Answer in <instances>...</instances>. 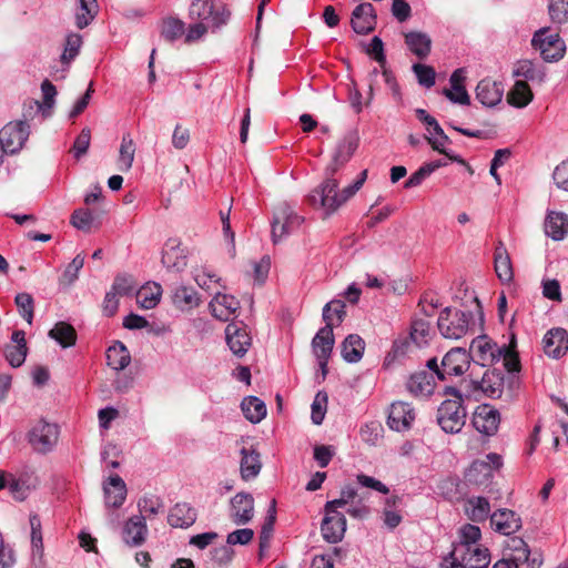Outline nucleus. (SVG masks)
Wrapping results in <instances>:
<instances>
[{"label":"nucleus","mask_w":568,"mask_h":568,"mask_svg":"<svg viewBox=\"0 0 568 568\" xmlns=\"http://www.w3.org/2000/svg\"><path fill=\"white\" fill-rule=\"evenodd\" d=\"M162 264L168 270L181 272L186 266V257L178 245L166 246L162 253Z\"/></svg>","instance_id":"nucleus-43"},{"label":"nucleus","mask_w":568,"mask_h":568,"mask_svg":"<svg viewBox=\"0 0 568 568\" xmlns=\"http://www.w3.org/2000/svg\"><path fill=\"white\" fill-rule=\"evenodd\" d=\"M453 555L466 568H487L490 562L489 549L481 544L473 546L454 545Z\"/></svg>","instance_id":"nucleus-10"},{"label":"nucleus","mask_w":568,"mask_h":568,"mask_svg":"<svg viewBox=\"0 0 568 568\" xmlns=\"http://www.w3.org/2000/svg\"><path fill=\"white\" fill-rule=\"evenodd\" d=\"M19 314L29 323L33 320L34 302L29 293H19L14 298Z\"/></svg>","instance_id":"nucleus-53"},{"label":"nucleus","mask_w":568,"mask_h":568,"mask_svg":"<svg viewBox=\"0 0 568 568\" xmlns=\"http://www.w3.org/2000/svg\"><path fill=\"white\" fill-rule=\"evenodd\" d=\"M135 155V143L131 134H123L118 158V170L121 172H129L132 168Z\"/></svg>","instance_id":"nucleus-37"},{"label":"nucleus","mask_w":568,"mask_h":568,"mask_svg":"<svg viewBox=\"0 0 568 568\" xmlns=\"http://www.w3.org/2000/svg\"><path fill=\"white\" fill-rule=\"evenodd\" d=\"M185 33V24L178 18L163 20L161 34L168 41H174Z\"/></svg>","instance_id":"nucleus-49"},{"label":"nucleus","mask_w":568,"mask_h":568,"mask_svg":"<svg viewBox=\"0 0 568 568\" xmlns=\"http://www.w3.org/2000/svg\"><path fill=\"white\" fill-rule=\"evenodd\" d=\"M138 507L141 517L151 518L156 516L159 513L163 511L164 504L162 499L155 495H145L138 501Z\"/></svg>","instance_id":"nucleus-48"},{"label":"nucleus","mask_w":568,"mask_h":568,"mask_svg":"<svg viewBox=\"0 0 568 568\" xmlns=\"http://www.w3.org/2000/svg\"><path fill=\"white\" fill-rule=\"evenodd\" d=\"M173 304L180 310H190L200 305V296L197 292L184 285L175 288L172 296Z\"/></svg>","instance_id":"nucleus-39"},{"label":"nucleus","mask_w":568,"mask_h":568,"mask_svg":"<svg viewBox=\"0 0 568 568\" xmlns=\"http://www.w3.org/2000/svg\"><path fill=\"white\" fill-rule=\"evenodd\" d=\"M426 140L437 152H445V145L450 143L449 138L445 134L438 122L430 128V132L426 135Z\"/></svg>","instance_id":"nucleus-52"},{"label":"nucleus","mask_w":568,"mask_h":568,"mask_svg":"<svg viewBox=\"0 0 568 568\" xmlns=\"http://www.w3.org/2000/svg\"><path fill=\"white\" fill-rule=\"evenodd\" d=\"M405 43L409 51L418 59H426L432 49V39L428 34L420 31H410L405 33Z\"/></svg>","instance_id":"nucleus-29"},{"label":"nucleus","mask_w":568,"mask_h":568,"mask_svg":"<svg viewBox=\"0 0 568 568\" xmlns=\"http://www.w3.org/2000/svg\"><path fill=\"white\" fill-rule=\"evenodd\" d=\"M84 264V256L82 254H78L71 263L65 267L61 278L60 283L63 285H71L73 284L77 278L80 270L83 267Z\"/></svg>","instance_id":"nucleus-54"},{"label":"nucleus","mask_w":568,"mask_h":568,"mask_svg":"<svg viewBox=\"0 0 568 568\" xmlns=\"http://www.w3.org/2000/svg\"><path fill=\"white\" fill-rule=\"evenodd\" d=\"M358 146V139L355 134H347L338 143L332 162L326 166V174H336L338 170L349 161Z\"/></svg>","instance_id":"nucleus-18"},{"label":"nucleus","mask_w":568,"mask_h":568,"mask_svg":"<svg viewBox=\"0 0 568 568\" xmlns=\"http://www.w3.org/2000/svg\"><path fill=\"white\" fill-rule=\"evenodd\" d=\"M346 531V518L341 511L324 513L321 524L322 537L329 544L339 542Z\"/></svg>","instance_id":"nucleus-14"},{"label":"nucleus","mask_w":568,"mask_h":568,"mask_svg":"<svg viewBox=\"0 0 568 568\" xmlns=\"http://www.w3.org/2000/svg\"><path fill=\"white\" fill-rule=\"evenodd\" d=\"M366 178L367 171L364 170L352 184L339 191L335 174L325 173L324 181L310 193L308 202L315 207L323 209L327 214H332L355 195Z\"/></svg>","instance_id":"nucleus-1"},{"label":"nucleus","mask_w":568,"mask_h":568,"mask_svg":"<svg viewBox=\"0 0 568 568\" xmlns=\"http://www.w3.org/2000/svg\"><path fill=\"white\" fill-rule=\"evenodd\" d=\"M406 388L414 396L429 395L433 393V384L426 372L413 374L406 383Z\"/></svg>","instance_id":"nucleus-45"},{"label":"nucleus","mask_w":568,"mask_h":568,"mask_svg":"<svg viewBox=\"0 0 568 568\" xmlns=\"http://www.w3.org/2000/svg\"><path fill=\"white\" fill-rule=\"evenodd\" d=\"M303 217L296 214L293 209L283 203L275 210L272 222V240L277 243L286 235L294 232L303 223Z\"/></svg>","instance_id":"nucleus-7"},{"label":"nucleus","mask_w":568,"mask_h":568,"mask_svg":"<svg viewBox=\"0 0 568 568\" xmlns=\"http://www.w3.org/2000/svg\"><path fill=\"white\" fill-rule=\"evenodd\" d=\"M534 99L532 91L526 81L518 80L507 93V102L518 109L527 106Z\"/></svg>","instance_id":"nucleus-34"},{"label":"nucleus","mask_w":568,"mask_h":568,"mask_svg":"<svg viewBox=\"0 0 568 568\" xmlns=\"http://www.w3.org/2000/svg\"><path fill=\"white\" fill-rule=\"evenodd\" d=\"M490 525L499 534L509 536L520 529L521 519L510 509H498L490 515Z\"/></svg>","instance_id":"nucleus-21"},{"label":"nucleus","mask_w":568,"mask_h":568,"mask_svg":"<svg viewBox=\"0 0 568 568\" xmlns=\"http://www.w3.org/2000/svg\"><path fill=\"white\" fill-rule=\"evenodd\" d=\"M29 124L24 121L10 122L0 130V146L6 153H16L29 136Z\"/></svg>","instance_id":"nucleus-9"},{"label":"nucleus","mask_w":568,"mask_h":568,"mask_svg":"<svg viewBox=\"0 0 568 568\" xmlns=\"http://www.w3.org/2000/svg\"><path fill=\"white\" fill-rule=\"evenodd\" d=\"M196 520V510L186 503H178L171 508L168 523L174 528H187Z\"/></svg>","instance_id":"nucleus-27"},{"label":"nucleus","mask_w":568,"mask_h":568,"mask_svg":"<svg viewBox=\"0 0 568 568\" xmlns=\"http://www.w3.org/2000/svg\"><path fill=\"white\" fill-rule=\"evenodd\" d=\"M135 288L134 281L129 275H118L112 284L111 292L116 295H130Z\"/></svg>","instance_id":"nucleus-61"},{"label":"nucleus","mask_w":568,"mask_h":568,"mask_svg":"<svg viewBox=\"0 0 568 568\" xmlns=\"http://www.w3.org/2000/svg\"><path fill=\"white\" fill-rule=\"evenodd\" d=\"M552 179L559 189L568 192V161L556 166Z\"/></svg>","instance_id":"nucleus-64"},{"label":"nucleus","mask_w":568,"mask_h":568,"mask_svg":"<svg viewBox=\"0 0 568 568\" xmlns=\"http://www.w3.org/2000/svg\"><path fill=\"white\" fill-rule=\"evenodd\" d=\"M49 336L57 341L63 348L73 346L77 341V333L72 325L59 322L49 332Z\"/></svg>","instance_id":"nucleus-44"},{"label":"nucleus","mask_w":568,"mask_h":568,"mask_svg":"<svg viewBox=\"0 0 568 568\" xmlns=\"http://www.w3.org/2000/svg\"><path fill=\"white\" fill-rule=\"evenodd\" d=\"M531 45L540 52L541 58L547 62L559 61L566 53L565 41L559 33H551L549 27H542L534 33Z\"/></svg>","instance_id":"nucleus-5"},{"label":"nucleus","mask_w":568,"mask_h":568,"mask_svg":"<svg viewBox=\"0 0 568 568\" xmlns=\"http://www.w3.org/2000/svg\"><path fill=\"white\" fill-rule=\"evenodd\" d=\"M353 30L358 34H367L374 30L376 16L371 3L358 4L352 12L351 19Z\"/></svg>","instance_id":"nucleus-22"},{"label":"nucleus","mask_w":568,"mask_h":568,"mask_svg":"<svg viewBox=\"0 0 568 568\" xmlns=\"http://www.w3.org/2000/svg\"><path fill=\"white\" fill-rule=\"evenodd\" d=\"M93 214L89 210L79 209L71 215V224L83 232H89L93 225Z\"/></svg>","instance_id":"nucleus-58"},{"label":"nucleus","mask_w":568,"mask_h":568,"mask_svg":"<svg viewBox=\"0 0 568 568\" xmlns=\"http://www.w3.org/2000/svg\"><path fill=\"white\" fill-rule=\"evenodd\" d=\"M209 307L215 318L226 322L232 316H235L240 308V302L233 295L216 292L210 302Z\"/></svg>","instance_id":"nucleus-20"},{"label":"nucleus","mask_w":568,"mask_h":568,"mask_svg":"<svg viewBox=\"0 0 568 568\" xmlns=\"http://www.w3.org/2000/svg\"><path fill=\"white\" fill-rule=\"evenodd\" d=\"M469 365L470 354L466 349L460 347L452 348L442 359L440 379L460 376L469 368Z\"/></svg>","instance_id":"nucleus-12"},{"label":"nucleus","mask_w":568,"mask_h":568,"mask_svg":"<svg viewBox=\"0 0 568 568\" xmlns=\"http://www.w3.org/2000/svg\"><path fill=\"white\" fill-rule=\"evenodd\" d=\"M445 393L454 398L440 404L437 410V423L445 433L456 434L465 426L467 413L458 389L447 387Z\"/></svg>","instance_id":"nucleus-2"},{"label":"nucleus","mask_w":568,"mask_h":568,"mask_svg":"<svg viewBox=\"0 0 568 568\" xmlns=\"http://www.w3.org/2000/svg\"><path fill=\"white\" fill-rule=\"evenodd\" d=\"M495 271L503 282H510L514 277L510 257L501 242L498 243L495 250Z\"/></svg>","instance_id":"nucleus-36"},{"label":"nucleus","mask_w":568,"mask_h":568,"mask_svg":"<svg viewBox=\"0 0 568 568\" xmlns=\"http://www.w3.org/2000/svg\"><path fill=\"white\" fill-rule=\"evenodd\" d=\"M145 517H131L123 528V540L131 546L141 545L146 535Z\"/></svg>","instance_id":"nucleus-28"},{"label":"nucleus","mask_w":568,"mask_h":568,"mask_svg":"<svg viewBox=\"0 0 568 568\" xmlns=\"http://www.w3.org/2000/svg\"><path fill=\"white\" fill-rule=\"evenodd\" d=\"M465 513L473 521H484L489 517L490 504L484 497H473L466 501Z\"/></svg>","instance_id":"nucleus-42"},{"label":"nucleus","mask_w":568,"mask_h":568,"mask_svg":"<svg viewBox=\"0 0 568 568\" xmlns=\"http://www.w3.org/2000/svg\"><path fill=\"white\" fill-rule=\"evenodd\" d=\"M432 327L430 323L424 318H416L412 323L410 339L418 346H425L430 338Z\"/></svg>","instance_id":"nucleus-47"},{"label":"nucleus","mask_w":568,"mask_h":568,"mask_svg":"<svg viewBox=\"0 0 568 568\" xmlns=\"http://www.w3.org/2000/svg\"><path fill=\"white\" fill-rule=\"evenodd\" d=\"M334 343L333 328L329 326L322 327L312 341V347L315 356L322 357L324 361L329 359Z\"/></svg>","instance_id":"nucleus-30"},{"label":"nucleus","mask_w":568,"mask_h":568,"mask_svg":"<svg viewBox=\"0 0 568 568\" xmlns=\"http://www.w3.org/2000/svg\"><path fill=\"white\" fill-rule=\"evenodd\" d=\"M226 344L236 357H243L252 344L246 326L240 322H232L225 328Z\"/></svg>","instance_id":"nucleus-13"},{"label":"nucleus","mask_w":568,"mask_h":568,"mask_svg":"<svg viewBox=\"0 0 568 568\" xmlns=\"http://www.w3.org/2000/svg\"><path fill=\"white\" fill-rule=\"evenodd\" d=\"M28 438L36 452L45 454L57 445L59 428L55 424L39 420L29 432Z\"/></svg>","instance_id":"nucleus-8"},{"label":"nucleus","mask_w":568,"mask_h":568,"mask_svg":"<svg viewBox=\"0 0 568 568\" xmlns=\"http://www.w3.org/2000/svg\"><path fill=\"white\" fill-rule=\"evenodd\" d=\"M194 281L196 284L206 291L212 288V284H220L221 278L206 268H197L194 271Z\"/></svg>","instance_id":"nucleus-62"},{"label":"nucleus","mask_w":568,"mask_h":568,"mask_svg":"<svg viewBox=\"0 0 568 568\" xmlns=\"http://www.w3.org/2000/svg\"><path fill=\"white\" fill-rule=\"evenodd\" d=\"M503 94V84L490 79H483L476 87V98L485 106L497 105L501 101Z\"/></svg>","instance_id":"nucleus-25"},{"label":"nucleus","mask_w":568,"mask_h":568,"mask_svg":"<svg viewBox=\"0 0 568 568\" xmlns=\"http://www.w3.org/2000/svg\"><path fill=\"white\" fill-rule=\"evenodd\" d=\"M365 351V342L357 334L348 335L342 343V356L347 363H357Z\"/></svg>","instance_id":"nucleus-33"},{"label":"nucleus","mask_w":568,"mask_h":568,"mask_svg":"<svg viewBox=\"0 0 568 568\" xmlns=\"http://www.w3.org/2000/svg\"><path fill=\"white\" fill-rule=\"evenodd\" d=\"M500 414L488 404L479 405L473 416L474 427L481 434L491 436L499 427Z\"/></svg>","instance_id":"nucleus-15"},{"label":"nucleus","mask_w":568,"mask_h":568,"mask_svg":"<svg viewBox=\"0 0 568 568\" xmlns=\"http://www.w3.org/2000/svg\"><path fill=\"white\" fill-rule=\"evenodd\" d=\"M97 2L95 0H80V8L77 12V26L82 29L87 27L94 18Z\"/></svg>","instance_id":"nucleus-51"},{"label":"nucleus","mask_w":568,"mask_h":568,"mask_svg":"<svg viewBox=\"0 0 568 568\" xmlns=\"http://www.w3.org/2000/svg\"><path fill=\"white\" fill-rule=\"evenodd\" d=\"M470 313L454 307L444 308L437 320V327L443 337L459 339L471 328Z\"/></svg>","instance_id":"nucleus-3"},{"label":"nucleus","mask_w":568,"mask_h":568,"mask_svg":"<svg viewBox=\"0 0 568 568\" xmlns=\"http://www.w3.org/2000/svg\"><path fill=\"white\" fill-rule=\"evenodd\" d=\"M241 408L245 418L253 424L260 423L266 416L264 402L255 396L245 397L242 400Z\"/></svg>","instance_id":"nucleus-38"},{"label":"nucleus","mask_w":568,"mask_h":568,"mask_svg":"<svg viewBox=\"0 0 568 568\" xmlns=\"http://www.w3.org/2000/svg\"><path fill=\"white\" fill-rule=\"evenodd\" d=\"M413 71L420 85L425 88H432L435 84L436 72L433 67L422 63H415L413 65Z\"/></svg>","instance_id":"nucleus-56"},{"label":"nucleus","mask_w":568,"mask_h":568,"mask_svg":"<svg viewBox=\"0 0 568 568\" xmlns=\"http://www.w3.org/2000/svg\"><path fill=\"white\" fill-rule=\"evenodd\" d=\"M501 465L503 460L500 455L489 453L486 455L485 459L473 462L465 474V478L470 485L486 487L489 485L494 471L499 469Z\"/></svg>","instance_id":"nucleus-6"},{"label":"nucleus","mask_w":568,"mask_h":568,"mask_svg":"<svg viewBox=\"0 0 568 568\" xmlns=\"http://www.w3.org/2000/svg\"><path fill=\"white\" fill-rule=\"evenodd\" d=\"M471 384L474 389L481 390L486 396L500 398L504 390L505 376L501 371L487 369L480 381L473 379Z\"/></svg>","instance_id":"nucleus-19"},{"label":"nucleus","mask_w":568,"mask_h":568,"mask_svg":"<svg viewBox=\"0 0 568 568\" xmlns=\"http://www.w3.org/2000/svg\"><path fill=\"white\" fill-rule=\"evenodd\" d=\"M131 362L130 352L122 342H115L106 351V363L114 371H123Z\"/></svg>","instance_id":"nucleus-35"},{"label":"nucleus","mask_w":568,"mask_h":568,"mask_svg":"<svg viewBox=\"0 0 568 568\" xmlns=\"http://www.w3.org/2000/svg\"><path fill=\"white\" fill-rule=\"evenodd\" d=\"M254 516V498L248 493L236 494L230 503V518L235 525H245Z\"/></svg>","instance_id":"nucleus-16"},{"label":"nucleus","mask_w":568,"mask_h":568,"mask_svg":"<svg viewBox=\"0 0 568 568\" xmlns=\"http://www.w3.org/2000/svg\"><path fill=\"white\" fill-rule=\"evenodd\" d=\"M162 287L158 283H148L136 293V301L141 307L151 310L155 307L161 298Z\"/></svg>","instance_id":"nucleus-41"},{"label":"nucleus","mask_w":568,"mask_h":568,"mask_svg":"<svg viewBox=\"0 0 568 568\" xmlns=\"http://www.w3.org/2000/svg\"><path fill=\"white\" fill-rule=\"evenodd\" d=\"M545 232L554 241H561L568 234V215L550 212L545 221Z\"/></svg>","instance_id":"nucleus-32"},{"label":"nucleus","mask_w":568,"mask_h":568,"mask_svg":"<svg viewBox=\"0 0 568 568\" xmlns=\"http://www.w3.org/2000/svg\"><path fill=\"white\" fill-rule=\"evenodd\" d=\"M544 351L552 358H559L568 351V333L564 328H552L544 337Z\"/></svg>","instance_id":"nucleus-24"},{"label":"nucleus","mask_w":568,"mask_h":568,"mask_svg":"<svg viewBox=\"0 0 568 568\" xmlns=\"http://www.w3.org/2000/svg\"><path fill=\"white\" fill-rule=\"evenodd\" d=\"M105 505L108 507L119 508L126 497V485L124 480L114 475L109 478V483L103 486Z\"/></svg>","instance_id":"nucleus-26"},{"label":"nucleus","mask_w":568,"mask_h":568,"mask_svg":"<svg viewBox=\"0 0 568 568\" xmlns=\"http://www.w3.org/2000/svg\"><path fill=\"white\" fill-rule=\"evenodd\" d=\"M470 359L480 366H488L501 358L503 348L487 336H477L470 344Z\"/></svg>","instance_id":"nucleus-11"},{"label":"nucleus","mask_w":568,"mask_h":568,"mask_svg":"<svg viewBox=\"0 0 568 568\" xmlns=\"http://www.w3.org/2000/svg\"><path fill=\"white\" fill-rule=\"evenodd\" d=\"M415 409L406 402H395L390 405L387 424L396 432H405L415 420Z\"/></svg>","instance_id":"nucleus-17"},{"label":"nucleus","mask_w":568,"mask_h":568,"mask_svg":"<svg viewBox=\"0 0 568 568\" xmlns=\"http://www.w3.org/2000/svg\"><path fill=\"white\" fill-rule=\"evenodd\" d=\"M275 519H276V501H275V499H272L270 508L267 510V516H266L265 523H264V525L262 527V531H261V537H260L261 547H263L264 545H266L268 542L271 532L273 531V526H274Z\"/></svg>","instance_id":"nucleus-59"},{"label":"nucleus","mask_w":568,"mask_h":568,"mask_svg":"<svg viewBox=\"0 0 568 568\" xmlns=\"http://www.w3.org/2000/svg\"><path fill=\"white\" fill-rule=\"evenodd\" d=\"M82 40L79 34H70L65 41V48L61 55V60L64 63H69L79 53Z\"/></svg>","instance_id":"nucleus-63"},{"label":"nucleus","mask_w":568,"mask_h":568,"mask_svg":"<svg viewBox=\"0 0 568 568\" xmlns=\"http://www.w3.org/2000/svg\"><path fill=\"white\" fill-rule=\"evenodd\" d=\"M505 548L509 551V560L515 561V564L519 565L524 564V561H528L530 550L523 538L510 537L506 540Z\"/></svg>","instance_id":"nucleus-46"},{"label":"nucleus","mask_w":568,"mask_h":568,"mask_svg":"<svg viewBox=\"0 0 568 568\" xmlns=\"http://www.w3.org/2000/svg\"><path fill=\"white\" fill-rule=\"evenodd\" d=\"M327 406V394L325 392H318L312 404L311 418L315 425H321L326 413Z\"/></svg>","instance_id":"nucleus-57"},{"label":"nucleus","mask_w":568,"mask_h":568,"mask_svg":"<svg viewBox=\"0 0 568 568\" xmlns=\"http://www.w3.org/2000/svg\"><path fill=\"white\" fill-rule=\"evenodd\" d=\"M241 465L240 471L243 480H250L255 478L262 468V463L260 459V454L255 449H247L243 447L241 449Z\"/></svg>","instance_id":"nucleus-31"},{"label":"nucleus","mask_w":568,"mask_h":568,"mask_svg":"<svg viewBox=\"0 0 568 568\" xmlns=\"http://www.w3.org/2000/svg\"><path fill=\"white\" fill-rule=\"evenodd\" d=\"M481 531L478 526L466 524L459 529V541L455 545L473 546L480 544Z\"/></svg>","instance_id":"nucleus-55"},{"label":"nucleus","mask_w":568,"mask_h":568,"mask_svg":"<svg viewBox=\"0 0 568 568\" xmlns=\"http://www.w3.org/2000/svg\"><path fill=\"white\" fill-rule=\"evenodd\" d=\"M230 14L226 7H215L212 0H193L189 10L192 20L205 23L213 32L226 24Z\"/></svg>","instance_id":"nucleus-4"},{"label":"nucleus","mask_w":568,"mask_h":568,"mask_svg":"<svg viewBox=\"0 0 568 568\" xmlns=\"http://www.w3.org/2000/svg\"><path fill=\"white\" fill-rule=\"evenodd\" d=\"M90 141L91 130L89 128H83L80 134L77 136L72 146V152L75 159H80L88 152Z\"/></svg>","instance_id":"nucleus-60"},{"label":"nucleus","mask_w":568,"mask_h":568,"mask_svg":"<svg viewBox=\"0 0 568 568\" xmlns=\"http://www.w3.org/2000/svg\"><path fill=\"white\" fill-rule=\"evenodd\" d=\"M345 307V303L341 300H333L325 304L322 313L325 326L334 328V326L339 325L346 316Z\"/></svg>","instance_id":"nucleus-40"},{"label":"nucleus","mask_w":568,"mask_h":568,"mask_svg":"<svg viewBox=\"0 0 568 568\" xmlns=\"http://www.w3.org/2000/svg\"><path fill=\"white\" fill-rule=\"evenodd\" d=\"M27 342L23 331H14L11 336V343L7 344L3 349L6 359L12 367L21 366L27 357Z\"/></svg>","instance_id":"nucleus-23"},{"label":"nucleus","mask_w":568,"mask_h":568,"mask_svg":"<svg viewBox=\"0 0 568 568\" xmlns=\"http://www.w3.org/2000/svg\"><path fill=\"white\" fill-rule=\"evenodd\" d=\"M548 13L555 24L568 22V0H549Z\"/></svg>","instance_id":"nucleus-50"}]
</instances>
